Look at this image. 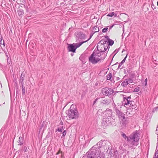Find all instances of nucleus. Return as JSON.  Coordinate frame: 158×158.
I'll use <instances>...</instances> for the list:
<instances>
[{
	"label": "nucleus",
	"mask_w": 158,
	"mask_h": 158,
	"mask_svg": "<svg viewBox=\"0 0 158 158\" xmlns=\"http://www.w3.org/2000/svg\"><path fill=\"white\" fill-rule=\"evenodd\" d=\"M109 142L106 140H101L97 143L96 145L93 146L87 152V158H104L103 150L109 149Z\"/></svg>",
	"instance_id": "1"
},
{
	"label": "nucleus",
	"mask_w": 158,
	"mask_h": 158,
	"mask_svg": "<svg viewBox=\"0 0 158 158\" xmlns=\"http://www.w3.org/2000/svg\"><path fill=\"white\" fill-rule=\"evenodd\" d=\"M138 135V133L136 132L129 136L127 143L130 147L133 148V146H137L138 145V141L139 139Z\"/></svg>",
	"instance_id": "2"
},
{
	"label": "nucleus",
	"mask_w": 158,
	"mask_h": 158,
	"mask_svg": "<svg viewBox=\"0 0 158 158\" xmlns=\"http://www.w3.org/2000/svg\"><path fill=\"white\" fill-rule=\"evenodd\" d=\"M66 113L69 118L72 119H77L79 116V114L76 108V106L73 104L71 105L69 109L66 111Z\"/></svg>",
	"instance_id": "3"
},
{
	"label": "nucleus",
	"mask_w": 158,
	"mask_h": 158,
	"mask_svg": "<svg viewBox=\"0 0 158 158\" xmlns=\"http://www.w3.org/2000/svg\"><path fill=\"white\" fill-rule=\"evenodd\" d=\"M97 48L99 51L104 52L108 48L107 40L105 39L101 40L98 43Z\"/></svg>",
	"instance_id": "4"
},
{
	"label": "nucleus",
	"mask_w": 158,
	"mask_h": 158,
	"mask_svg": "<svg viewBox=\"0 0 158 158\" xmlns=\"http://www.w3.org/2000/svg\"><path fill=\"white\" fill-rule=\"evenodd\" d=\"M123 104L124 105H129L130 107H131L132 109L136 108V105L135 104L134 102L132 101L130 96L127 97H123Z\"/></svg>",
	"instance_id": "5"
},
{
	"label": "nucleus",
	"mask_w": 158,
	"mask_h": 158,
	"mask_svg": "<svg viewBox=\"0 0 158 158\" xmlns=\"http://www.w3.org/2000/svg\"><path fill=\"white\" fill-rule=\"evenodd\" d=\"M104 59L105 56L99 58L95 55V52H94L89 57V60L92 64H95L98 63L99 61L103 60Z\"/></svg>",
	"instance_id": "6"
},
{
	"label": "nucleus",
	"mask_w": 158,
	"mask_h": 158,
	"mask_svg": "<svg viewBox=\"0 0 158 158\" xmlns=\"http://www.w3.org/2000/svg\"><path fill=\"white\" fill-rule=\"evenodd\" d=\"M87 42L85 41L80 42L79 43L73 44H70L68 47V49L69 51L74 52H75L76 49L81 46L83 44Z\"/></svg>",
	"instance_id": "7"
},
{
	"label": "nucleus",
	"mask_w": 158,
	"mask_h": 158,
	"mask_svg": "<svg viewBox=\"0 0 158 158\" xmlns=\"http://www.w3.org/2000/svg\"><path fill=\"white\" fill-rule=\"evenodd\" d=\"M104 114L105 116H104L105 118H107L108 120H107L105 118V120L103 121V122H106V123L108 124L109 123V119L112 116V110L110 109H107L104 111Z\"/></svg>",
	"instance_id": "8"
},
{
	"label": "nucleus",
	"mask_w": 158,
	"mask_h": 158,
	"mask_svg": "<svg viewBox=\"0 0 158 158\" xmlns=\"http://www.w3.org/2000/svg\"><path fill=\"white\" fill-rule=\"evenodd\" d=\"M114 90L112 89L105 87L102 89V92L105 95H110L113 93Z\"/></svg>",
	"instance_id": "9"
},
{
	"label": "nucleus",
	"mask_w": 158,
	"mask_h": 158,
	"mask_svg": "<svg viewBox=\"0 0 158 158\" xmlns=\"http://www.w3.org/2000/svg\"><path fill=\"white\" fill-rule=\"evenodd\" d=\"M108 150L107 151L108 153V156L110 158H115L117 156V154L118 153L117 151H114L112 150H110L108 153Z\"/></svg>",
	"instance_id": "10"
},
{
	"label": "nucleus",
	"mask_w": 158,
	"mask_h": 158,
	"mask_svg": "<svg viewBox=\"0 0 158 158\" xmlns=\"http://www.w3.org/2000/svg\"><path fill=\"white\" fill-rule=\"evenodd\" d=\"M110 100L109 98H103L101 101V103L103 105H108L110 104Z\"/></svg>",
	"instance_id": "11"
},
{
	"label": "nucleus",
	"mask_w": 158,
	"mask_h": 158,
	"mask_svg": "<svg viewBox=\"0 0 158 158\" xmlns=\"http://www.w3.org/2000/svg\"><path fill=\"white\" fill-rule=\"evenodd\" d=\"M95 55L97 56L99 58L103 57L105 56V58L106 57V54L103 52H100L98 50V52L95 53Z\"/></svg>",
	"instance_id": "12"
},
{
	"label": "nucleus",
	"mask_w": 158,
	"mask_h": 158,
	"mask_svg": "<svg viewBox=\"0 0 158 158\" xmlns=\"http://www.w3.org/2000/svg\"><path fill=\"white\" fill-rule=\"evenodd\" d=\"M24 77V75H23L22 73L21 74L20 77L19 79V82L20 83L21 85H24L23 80Z\"/></svg>",
	"instance_id": "13"
},
{
	"label": "nucleus",
	"mask_w": 158,
	"mask_h": 158,
	"mask_svg": "<svg viewBox=\"0 0 158 158\" xmlns=\"http://www.w3.org/2000/svg\"><path fill=\"white\" fill-rule=\"evenodd\" d=\"M128 84L126 80L125 79L124 81L122 83L121 85L123 87H126Z\"/></svg>",
	"instance_id": "14"
},
{
	"label": "nucleus",
	"mask_w": 158,
	"mask_h": 158,
	"mask_svg": "<svg viewBox=\"0 0 158 158\" xmlns=\"http://www.w3.org/2000/svg\"><path fill=\"white\" fill-rule=\"evenodd\" d=\"M115 112H116V114L118 116H120V115H122V114L123 113H122L118 109H116L115 110Z\"/></svg>",
	"instance_id": "15"
},
{
	"label": "nucleus",
	"mask_w": 158,
	"mask_h": 158,
	"mask_svg": "<svg viewBox=\"0 0 158 158\" xmlns=\"http://www.w3.org/2000/svg\"><path fill=\"white\" fill-rule=\"evenodd\" d=\"M107 79L108 80H110L111 81H112V79H111L112 74L110 73H109L106 76Z\"/></svg>",
	"instance_id": "16"
},
{
	"label": "nucleus",
	"mask_w": 158,
	"mask_h": 158,
	"mask_svg": "<svg viewBox=\"0 0 158 158\" xmlns=\"http://www.w3.org/2000/svg\"><path fill=\"white\" fill-rule=\"evenodd\" d=\"M127 54L125 57L124 58V59L123 60L119 63V64L118 65V68H120L121 66L124 63L126 60V59L127 57Z\"/></svg>",
	"instance_id": "17"
},
{
	"label": "nucleus",
	"mask_w": 158,
	"mask_h": 158,
	"mask_svg": "<svg viewBox=\"0 0 158 158\" xmlns=\"http://www.w3.org/2000/svg\"><path fill=\"white\" fill-rule=\"evenodd\" d=\"M118 117L122 121H123L125 118V114L123 113L122 114V115H120V116H119Z\"/></svg>",
	"instance_id": "18"
},
{
	"label": "nucleus",
	"mask_w": 158,
	"mask_h": 158,
	"mask_svg": "<svg viewBox=\"0 0 158 158\" xmlns=\"http://www.w3.org/2000/svg\"><path fill=\"white\" fill-rule=\"evenodd\" d=\"M107 42H108V46L109 45L111 46L114 43V41H113V40H110L109 39H108V41H107Z\"/></svg>",
	"instance_id": "19"
},
{
	"label": "nucleus",
	"mask_w": 158,
	"mask_h": 158,
	"mask_svg": "<svg viewBox=\"0 0 158 158\" xmlns=\"http://www.w3.org/2000/svg\"><path fill=\"white\" fill-rule=\"evenodd\" d=\"M121 135L125 140H127V141H128V139L129 138V136L127 137V136L126 134L124 133H122L121 134Z\"/></svg>",
	"instance_id": "20"
},
{
	"label": "nucleus",
	"mask_w": 158,
	"mask_h": 158,
	"mask_svg": "<svg viewBox=\"0 0 158 158\" xmlns=\"http://www.w3.org/2000/svg\"><path fill=\"white\" fill-rule=\"evenodd\" d=\"M107 15L111 17H112L114 15L115 17L117 16V15L115 14L114 12L109 13Z\"/></svg>",
	"instance_id": "21"
},
{
	"label": "nucleus",
	"mask_w": 158,
	"mask_h": 158,
	"mask_svg": "<svg viewBox=\"0 0 158 158\" xmlns=\"http://www.w3.org/2000/svg\"><path fill=\"white\" fill-rule=\"evenodd\" d=\"M19 140L18 141V143L19 144L21 145H22L23 143L22 140H23V138L21 137H20L19 138Z\"/></svg>",
	"instance_id": "22"
},
{
	"label": "nucleus",
	"mask_w": 158,
	"mask_h": 158,
	"mask_svg": "<svg viewBox=\"0 0 158 158\" xmlns=\"http://www.w3.org/2000/svg\"><path fill=\"white\" fill-rule=\"evenodd\" d=\"M22 85V93L23 94H24L25 92V87L23 85Z\"/></svg>",
	"instance_id": "23"
},
{
	"label": "nucleus",
	"mask_w": 158,
	"mask_h": 158,
	"mask_svg": "<svg viewBox=\"0 0 158 158\" xmlns=\"http://www.w3.org/2000/svg\"><path fill=\"white\" fill-rule=\"evenodd\" d=\"M108 27H104L102 30V32L103 33L106 32L108 29Z\"/></svg>",
	"instance_id": "24"
},
{
	"label": "nucleus",
	"mask_w": 158,
	"mask_h": 158,
	"mask_svg": "<svg viewBox=\"0 0 158 158\" xmlns=\"http://www.w3.org/2000/svg\"><path fill=\"white\" fill-rule=\"evenodd\" d=\"M126 80L127 81L128 84H129V83H132L133 82V80L131 79H127Z\"/></svg>",
	"instance_id": "25"
},
{
	"label": "nucleus",
	"mask_w": 158,
	"mask_h": 158,
	"mask_svg": "<svg viewBox=\"0 0 158 158\" xmlns=\"http://www.w3.org/2000/svg\"><path fill=\"white\" fill-rule=\"evenodd\" d=\"M63 126L62 125L60 127V128H58L57 130L58 131L62 132L63 130Z\"/></svg>",
	"instance_id": "26"
},
{
	"label": "nucleus",
	"mask_w": 158,
	"mask_h": 158,
	"mask_svg": "<svg viewBox=\"0 0 158 158\" xmlns=\"http://www.w3.org/2000/svg\"><path fill=\"white\" fill-rule=\"evenodd\" d=\"M140 90V88L139 87L136 88L134 89V92H138Z\"/></svg>",
	"instance_id": "27"
},
{
	"label": "nucleus",
	"mask_w": 158,
	"mask_h": 158,
	"mask_svg": "<svg viewBox=\"0 0 158 158\" xmlns=\"http://www.w3.org/2000/svg\"><path fill=\"white\" fill-rule=\"evenodd\" d=\"M128 123V121L127 120H125V121L123 122V124L124 125H126V124H127Z\"/></svg>",
	"instance_id": "28"
},
{
	"label": "nucleus",
	"mask_w": 158,
	"mask_h": 158,
	"mask_svg": "<svg viewBox=\"0 0 158 158\" xmlns=\"http://www.w3.org/2000/svg\"><path fill=\"white\" fill-rule=\"evenodd\" d=\"M46 122H45V121H43V122L42 123V125H41V127H44L46 125Z\"/></svg>",
	"instance_id": "29"
},
{
	"label": "nucleus",
	"mask_w": 158,
	"mask_h": 158,
	"mask_svg": "<svg viewBox=\"0 0 158 158\" xmlns=\"http://www.w3.org/2000/svg\"><path fill=\"white\" fill-rule=\"evenodd\" d=\"M155 155V156H156V157L157 158H158V150L156 151Z\"/></svg>",
	"instance_id": "30"
},
{
	"label": "nucleus",
	"mask_w": 158,
	"mask_h": 158,
	"mask_svg": "<svg viewBox=\"0 0 158 158\" xmlns=\"http://www.w3.org/2000/svg\"><path fill=\"white\" fill-rule=\"evenodd\" d=\"M66 134V131L65 130L63 132V136H64Z\"/></svg>",
	"instance_id": "31"
},
{
	"label": "nucleus",
	"mask_w": 158,
	"mask_h": 158,
	"mask_svg": "<svg viewBox=\"0 0 158 158\" xmlns=\"http://www.w3.org/2000/svg\"><path fill=\"white\" fill-rule=\"evenodd\" d=\"M2 37L1 35H0V44H2Z\"/></svg>",
	"instance_id": "32"
},
{
	"label": "nucleus",
	"mask_w": 158,
	"mask_h": 158,
	"mask_svg": "<svg viewBox=\"0 0 158 158\" xmlns=\"http://www.w3.org/2000/svg\"><path fill=\"white\" fill-rule=\"evenodd\" d=\"M147 78H146L145 79V85H147Z\"/></svg>",
	"instance_id": "33"
},
{
	"label": "nucleus",
	"mask_w": 158,
	"mask_h": 158,
	"mask_svg": "<svg viewBox=\"0 0 158 158\" xmlns=\"http://www.w3.org/2000/svg\"><path fill=\"white\" fill-rule=\"evenodd\" d=\"M114 25H113L112 26H111L110 27L109 29V31L110 30V29L112 28V27H113Z\"/></svg>",
	"instance_id": "34"
},
{
	"label": "nucleus",
	"mask_w": 158,
	"mask_h": 158,
	"mask_svg": "<svg viewBox=\"0 0 158 158\" xmlns=\"http://www.w3.org/2000/svg\"><path fill=\"white\" fill-rule=\"evenodd\" d=\"M97 99H95V100L94 101V103H93V104H94H94L95 103H96V102L97 101Z\"/></svg>",
	"instance_id": "35"
},
{
	"label": "nucleus",
	"mask_w": 158,
	"mask_h": 158,
	"mask_svg": "<svg viewBox=\"0 0 158 158\" xmlns=\"http://www.w3.org/2000/svg\"><path fill=\"white\" fill-rule=\"evenodd\" d=\"M91 37H92V35H91V36H90V38H89V39H88L87 40H86V41H88V40H89L91 38Z\"/></svg>",
	"instance_id": "36"
},
{
	"label": "nucleus",
	"mask_w": 158,
	"mask_h": 158,
	"mask_svg": "<svg viewBox=\"0 0 158 158\" xmlns=\"http://www.w3.org/2000/svg\"><path fill=\"white\" fill-rule=\"evenodd\" d=\"M3 44H2L4 46V47H5V44H4V41L3 40Z\"/></svg>",
	"instance_id": "37"
},
{
	"label": "nucleus",
	"mask_w": 158,
	"mask_h": 158,
	"mask_svg": "<svg viewBox=\"0 0 158 158\" xmlns=\"http://www.w3.org/2000/svg\"><path fill=\"white\" fill-rule=\"evenodd\" d=\"M157 141H158V142H157V148H158V139H157Z\"/></svg>",
	"instance_id": "38"
},
{
	"label": "nucleus",
	"mask_w": 158,
	"mask_h": 158,
	"mask_svg": "<svg viewBox=\"0 0 158 158\" xmlns=\"http://www.w3.org/2000/svg\"><path fill=\"white\" fill-rule=\"evenodd\" d=\"M153 158H157L156 157V156H155V155Z\"/></svg>",
	"instance_id": "39"
},
{
	"label": "nucleus",
	"mask_w": 158,
	"mask_h": 158,
	"mask_svg": "<svg viewBox=\"0 0 158 158\" xmlns=\"http://www.w3.org/2000/svg\"><path fill=\"white\" fill-rule=\"evenodd\" d=\"M156 110H158V106L156 108Z\"/></svg>",
	"instance_id": "40"
},
{
	"label": "nucleus",
	"mask_w": 158,
	"mask_h": 158,
	"mask_svg": "<svg viewBox=\"0 0 158 158\" xmlns=\"http://www.w3.org/2000/svg\"><path fill=\"white\" fill-rule=\"evenodd\" d=\"M157 5L158 6V1H157Z\"/></svg>",
	"instance_id": "41"
},
{
	"label": "nucleus",
	"mask_w": 158,
	"mask_h": 158,
	"mask_svg": "<svg viewBox=\"0 0 158 158\" xmlns=\"http://www.w3.org/2000/svg\"><path fill=\"white\" fill-rule=\"evenodd\" d=\"M108 36H106V38H108Z\"/></svg>",
	"instance_id": "42"
},
{
	"label": "nucleus",
	"mask_w": 158,
	"mask_h": 158,
	"mask_svg": "<svg viewBox=\"0 0 158 158\" xmlns=\"http://www.w3.org/2000/svg\"><path fill=\"white\" fill-rule=\"evenodd\" d=\"M71 56H73V54H71Z\"/></svg>",
	"instance_id": "43"
},
{
	"label": "nucleus",
	"mask_w": 158,
	"mask_h": 158,
	"mask_svg": "<svg viewBox=\"0 0 158 158\" xmlns=\"http://www.w3.org/2000/svg\"><path fill=\"white\" fill-rule=\"evenodd\" d=\"M95 29H96V28H95V27H94Z\"/></svg>",
	"instance_id": "44"
},
{
	"label": "nucleus",
	"mask_w": 158,
	"mask_h": 158,
	"mask_svg": "<svg viewBox=\"0 0 158 158\" xmlns=\"http://www.w3.org/2000/svg\"><path fill=\"white\" fill-rule=\"evenodd\" d=\"M62 125H63V123H62Z\"/></svg>",
	"instance_id": "45"
},
{
	"label": "nucleus",
	"mask_w": 158,
	"mask_h": 158,
	"mask_svg": "<svg viewBox=\"0 0 158 158\" xmlns=\"http://www.w3.org/2000/svg\"><path fill=\"white\" fill-rule=\"evenodd\" d=\"M14 1H15V0H13Z\"/></svg>",
	"instance_id": "46"
}]
</instances>
